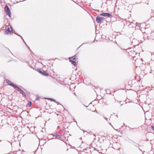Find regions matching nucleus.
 I'll return each instance as SVG.
<instances>
[{"label":"nucleus","instance_id":"obj_5","mask_svg":"<svg viewBox=\"0 0 154 154\" xmlns=\"http://www.w3.org/2000/svg\"><path fill=\"white\" fill-rule=\"evenodd\" d=\"M10 27L11 29V30H10V29L8 27L6 28L5 30V32H6V34H8L11 32H12V33H13L12 27V26H10Z\"/></svg>","mask_w":154,"mask_h":154},{"label":"nucleus","instance_id":"obj_25","mask_svg":"<svg viewBox=\"0 0 154 154\" xmlns=\"http://www.w3.org/2000/svg\"><path fill=\"white\" fill-rule=\"evenodd\" d=\"M10 53L11 54H12V53L10 52Z\"/></svg>","mask_w":154,"mask_h":154},{"label":"nucleus","instance_id":"obj_9","mask_svg":"<svg viewBox=\"0 0 154 154\" xmlns=\"http://www.w3.org/2000/svg\"><path fill=\"white\" fill-rule=\"evenodd\" d=\"M42 75L46 76H49V74L48 73L46 72L45 71L43 70V71H42Z\"/></svg>","mask_w":154,"mask_h":154},{"label":"nucleus","instance_id":"obj_4","mask_svg":"<svg viewBox=\"0 0 154 154\" xmlns=\"http://www.w3.org/2000/svg\"><path fill=\"white\" fill-rule=\"evenodd\" d=\"M15 88H17L18 91L20 92V93L21 94L23 95V96L24 97H26V93L19 87L17 86H16Z\"/></svg>","mask_w":154,"mask_h":154},{"label":"nucleus","instance_id":"obj_23","mask_svg":"<svg viewBox=\"0 0 154 154\" xmlns=\"http://www.w3.org/2000/svg\"><path fill=\"white\" fill-rule=\"evenodd\" d=\"M10 53L11 54H12V53L10 52Z\"/></svg>","mask_w":154,"mask_h":154},{"label":"nucleus","instance_id":"obj_26","mask_svg":"<svg viewBox=\"0 0 154 154\" xmlns=\"http://www.w3.org/2000/svg\"><path fill=\"white\" fill-rule=\"evenodd\" d=\"M112 127L113 128V126H112Z\"/></svg>","mask_w":154,"mask_h":154},{"label":"nucleus","instance_id":"obj_24","mask_svg":"<svg viewBox=\"0 0 154 154\" xmlns=\"http://www.w3.org/2000/svg\"><path fill=\"white\" fill-rule=\"evenodd\" d=\"M10 53L11 54H12V53L10 52Z\"/></svg>","mask_w":154,"mask_h":154},{"label":"nucleus","instance_id":"obj_1","mask_svg":"<svg viewBox=\"0 0 154 154\" xmlns=\"http://www.w3.org/2000/svg\"><path fill=\"white\" fill-rule=\"evenodd\" d=\"M69 59L72 64L75 66H76L78 65V63L77 62V58L75 55L73 56L72 57H69Z\"/></svg>","mask_w":154,"mask_h":154},{"label":"nucleus","instance_id":"obj_21","mask_svg":"<svg viewBox=\"0 0 154 154\" xmlns=\"http://www.w3.org/2000/svg\"><path fill=\"white\" fill-rule=\"evenodd\" d=\"M74 94L75 95H76V94H75V93H74Z\"/></svg>","mask_w":154,"mask_h":154},{"label":"nucleus","instance_id":"obj_18","mask_svg":"<svg viewBox=\"0 0 154 154\" xmlns=\"http://www.w3.org/2000/svg\"><path fill=\"white\" fill-rule=\"evenodd\" d=\"M132 53L133 54V55H134L136 54V53L134 51H133Z\"/></svg>","mask_w":154,"mask_h":154},{"label":"nucleus","instance_id":"obj_8","mask_svg":"<svg viewBox=\"0 0 154 154\" xmlns=\"http://www.w3.org/2000/svg\"><path fill=\"white\" fill-rule=\"evenodd\" d=\"M51 135L56 138L59 139L61 137L60 135H59L57 133H55L54 134H52Z\"/></svg>","mask_w":154,"mask_h":154},{"label":"nucleus","instance_id":"obj_6","mask_svg":"<svg viewBox=\"0 0 154 154\" xmlns=\"http://www.w3.org/2000/svg\"><path fill=\"white\" fill-rule=\"evenodd\" d=\"M7 83L13 87L14 88H16L17 85H15L13 84L12 82L11 81L8 79H6V80Z\"/></svg>","mask_w":154,"mask_h":154},{"label":"nucleus","instance_id":"obj_7","mask_svg":"<svg viewBox=\"0 0 154 154\" xmlns=\"http://www.w3.org/2000/svg\"><path fill=\"white\" fill-rule=\"evenodd\" d=\"M100 15L103 16L107 17H110L112 16L111 14L106 13H101L100 14Z\"/></svg>","mask_w":154,"mask_h":154},{"label":"nucleus","instance_id":"obj_2","mask_svg":"<svg viewBox=\"0 0 154 154\" xmlns=\"http://www.w3.org/2000/svg\"><path fill=\"white\" fill-rule=\"evenodd\" d=\"M5 11L7 13V15H8L9 17H11V13L10 10L8 7L7 5H5Z\"/></svg>","mask_w":154,"mask_h":154},{"label":"nucleus","instance_id":"obj_16","mask_svg":"<svg viewBox=\"0 0 154 154\" xmlns=\"http://www.w3.org/2000/svg\"><path fill=\"white\" fill-rule=\"evenodd\" d=\"M19 35V36H20L21 38H22V39L23 40V41L24 42V43H25V44H26V43L24 41V40H23V38L20 35Z\"/></svg>","mask_w":154,"mask_h":154},{"label":"nucleus","instance_id":"obj_13","mask_svg":"<svg viewBox=\"0 0 154 154\" xmlns=\"http://www.w3.org/2000/svg\"><path fill=\"white\" fill-rule=\"evenodd\" d=\"M32 103L31 101H29L28 103V105L29 106H31Z\"/></svg>","mask_w":154,"mask_h":154},{"label":"nucleus","instance_id":"obj_11","mask_svg":"<svg viewBox=\"0 0 154 154\" xmlns=\"http://www.w3.org/2000/svg\"><path fill=\"white\" fill-rule=\"evenodd\" d=\"M43 71V69H40V70H38V72L39 73H40L42 74V71Z\"/></svg>","mask_w":154,"mask_h":154},{"label":"nucleus","instance_id":"obj_12","mask_svg":"<svg viewBox=\"0 0 154 154\" xmlns=\"http://www.w3.org/2000/svg\"><path fill=\"white\" fill-rule=\"evenodd\" d=\"M48 99L50 100H51L52 101H54V102H56V101L54 99H53V98H48Z\"/></svg>","mask_w":154,"mask_h":154},{"label":"nucleus","instance_id":"obj_20","mask_svg":"<svg viewBox=\"0 0 154 154\" xmlns=\"http://www.w3.org/2000/svg\"><path fill=\"white\" fill-rule=\"evenodd\" d=\"M85 43H83V44H82V45L80 46H81L82 45H83V44H84Z\"/></svg>","mask_w":154,"mask_h":154},{"label":"nucleus","instance_id":"obj_22","mask_svg":"<svg viewBox=\"0 0 154 154\" xmlns=\"http://www.w3.org/2000/svg\"><path fill=\"white\" fill-rule=\"evenodd\" d=\"M10 53L11 54H12V53L10 52Z\"/></svg>","mask_w":154,"mask_h":154},{"label":"nucleus","instance_id":"obj_27","mask_svg":"<svg viewBox=\"0 0 154 154\" xmlns=\"http://www.w3.org/2000/svg\"><path fill=\"white\" fill-rule=\"evenodd\" d=\"M112 127L113 128V126H112Z\"/></svg>","mask_w":154,"mask_h":154},{"label":"nucleus","instance_id":"obj_15","mask_svg":"<svg viewBox=\"0 0 154 154\" xmlns=\"http://www.w3.org/2000/svg\"><path fill=\"white\" fill-rule=\"evenodd\" d=\"M151 128L152 129V130L154 131V127L153 125H152L151 126Z\"/></svg>","mask_w":154,"mask_h":154},{"label":"nucleus","instance_id":"obj_3","mask_svg":"<svg viewBox=\"0 0 154 154\" xmlns=\"http://www.w3.org/2000/svg\"><path fill=\"white\" fill-rule=\"evenodd\" d=\"M105 20V19L102 17L97 16L96 18V21L97 23L103 22Z\"/></svg>","mask_w":154,"mask_h":154},{"label":"nucleus","instance_id":"obj_10","mask_svg":"<svg viewBox=\"0 0 154 154\" xmlns=\"http://www.w3.org/2000/svg\"><path fill=\"white\" fill-rule=\"evenodd\" d=\"M133 145L134 146H135L136 147H139V145L137 143H135L134 142V143H133ZM138 148H139V149L140 151H141V150L140 149L139 147H138Z\"/></svg>","mask_w":154,"mask_h":154},{"label":"nucleus","instance_id":"obj_14","mask_svg":"<svg viewBox=\"0 0 154 154\" xmlns=\"http://www.w3.org/2000/svg\"><path fill=\"white\" fill-rule=\"evenodd\" d=\"M129 142L130 143L132 144H133V143L134 142V141H133L132 140H129Z\"/></svg>","mask_w":154,"mask_h":154},{"label":"nucleus","instance_id":"obj_19","mask_svg":"<svg viewBox=\"0 0 154 154\" xmlns=\"http://www.w3.org/2000/svg\"><path fill=\"white\" fill-rule=\"evenodd\" d=\"M26 46L27 47V48H28L29 49H29V47H28V46L27 45V44H26Z\"/></svg>","mask_w":154,"mask_h":154},{"label":"nucleus","instance_id":"obj_17","mask_svg":"<svg viewBox=\"0 0 154 154\" xmlns=\"http://www.w3.org/2000/svg\"><path fill=\"white\" fill-rule=\"evenodd\" d=\"M104 105L106 106V105H107L108 104L106 102H105L104 103Z\"/></svg>","mask_w":154,"mask_h":154}]
</instances>
